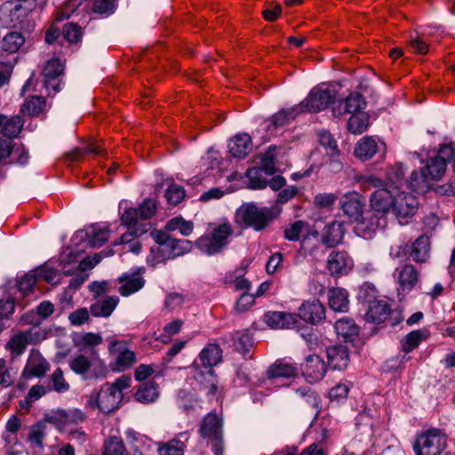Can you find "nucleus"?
Instances as JSON below:
<instances>
[{"mask_svg": "<svg viewBox=\"0 0 455 455\" xmlns=\"http://www.w3.org/2000/svg\"><path fill=\"white\" fill-rule=\"evenodd\" d=\"M64 72V63L60 58L49 60L44 68V84L49 95H55L60 91V77Z\"/></svg>", "mask_w": 455, "mask_h": 455, "instance_id": "obj_10", "label": "nucleus"}, {"mask_svg": "<svg viewBox=\"0 0 455 455\" xmlns=\"http://www.w3.org/2000/svg\"><path fill=\"white\" fill-rule=\"evenodd\" d=\"M49 370L48 362L36 350H32L28 358L22 375L25 378L43 377Z\"/></svg>", "mask_w": 455, "mask_h": 455, "instance_id": "obj_19", "label": "nucleus"}, {"mask_svg": "<svg viewBox=\"0 0 455 455\" xmlns=\"http://www.w3.org/2000/svg\"><path fill=\"white\" fill-rule=\"evenodd\" d=\"M253 345L251 336L248 332H242L235 341V349L245 356Z\"/></svg>", "mask_w": 455, "mask_h": 455, "instance_id": "obj_58", "label": "nucleus"}, {"mask_svg": "<svg viewBox=\"0 0 455 455\" xmlns=\"http://www.w3.org/2000/svg\"><path fill=\"white\" fill-rule=\"evenodd\" d=\"M301 112H303L302 105H297L291 108L282 109L278 111L271 117L270 124L267 126V130L271 133H273L276 128L282 127L289 124L291 121L295 119L297 115H299Z\"/></svg>", "mask_w": 455, "mask_h": 455, "instance_id": "obj_22", "label": "nucleus"}, {"mask_svg": "<svg viewBox=\"0 0 455 455\" xmlns=\"http://www.w3.org/2000/svg\"><path fill=\"white\" fill-rule=\"evenodd\" d=\"M70 369L76 372V374L82 375L84 378L88 377H95L98 378L99 375L93 372H91V369L92 367V363L89 360L87 356L84 355H78L72 358L69 362Z\"/></svg>", "mask_w": 455, "mask_h": 455, "instance_id": "obj_38", "label": "nucleus"}, {"mask_svg": "<svg viewBox=\"0 0 455 455\" xmlns=\"http://www.w3.org/2000/svg\"><path fill=\"white\" fill-rule=\"evenodd\" d=\"M86 236L92 247H101L109 238L108 226L103 224H93L87 228Z\"/></svg>", "mask_w": 455, "mask_h": 455, "instance_id": "obj_29", "label": "nucleus"}, {"mask_svg": "<svg viewBox=\"0 0 455 455\" xmlns=\"http://www.w3.org/2000/svg\"><path fill=\"white\" fill-rule=\"evenodd\" d=\"M276 147H269L264 153L259 156L260 168L267 175L275 172Z\"/></svg>", "mask_w": 455, "mask_h": 455, "instance_id": "obj_49", "label": "nucleus"}, {"mask_svg": "<svg viewBox=\"0 0 455 455\" xmlns=\"http://www.w3.org/2000/svg\"><path fill=\"white\" fill-rule=\"evenodd\" d=\"M222 358V351L216 344H209L200 353L199 359L205 367H213L217 365Z\"/></svg>", "mask_w": 455, "mask_h": 455, "instance_id": "obj_37", "label": "nucleus"}, {"mask_svg": "<svg viewBox=\"0 0 455 455\" xmlns=\"http://www.w3.org/2000/svg\"><path fill=\"white\" fill-rule=\"evenodd\" d=\"M264 322L272 329H291L298 325L295 314L272 311L264 315Z\"/></svg>", "mask_w": 455, "mask_h": 455, "instance_id": "obj_20", "label": "nucleus"}, {"mask_svg": "<svg viewBox=\"0 0 455 455\" xmlns=\"http://www.w3.org/2000/svg\"><path fill=\"white\" fill-rule=\"evenodd\" d=\"M46 107L44 99L41 96H31L24 101L20 108V112L24 116H36L44 112Z\"/></svg>", "mask_w": 455, "mask_h": 455, "instance_id": "obj_39", "label": "nucleus"}, {"mask_svg": "<svg viewBox=\"0 0 455 455\" xmlns=\"http://www.w3.org/2000/svg\"><path fill=\"white\" fill-rule=\"evenodd\" d=\"M25 42L24 36L19 32H10L4 36L1 42V48L8 52H17Z\"/></svg>", "mask_w": 455, "mask_h": 455, "instance_id": "obj_46", "label": "nucleus"}, {"mask_svg": "<svg viewBox=\"0 0 455 455\" xmlns=\"http://www.w3.org/2000/svg\"><path fill=\"white\" fill-rule=\"evenodd\" d=\"M182 325L183 321L180 319H176L169 323L164 326V333L161 334L157 339L160 340L161 342L167 343L172 335H175L180 332Z\"/></svg>", "mask_w": 455, "mask_h": 455, "instance_id": "obj_56", "label": "nucleus"}, {"mask_svg": "<svg viewBox=\"0 0 455 455\" xmlns=\"http://www.w3.org/2000/svg\"><path fill=\"white\" fill-rule=\"evenodd\" d=\"M165 197L170 204L176 205L184 199L185 190L181 186L173 184L167 188Z\"/></svg>", "mask_w": 455, "mask_h": 455, "instance_id": "obj_55", "label": "nucleus"}, {"mask_svg": "<svg viewBox=\"0 0 455 455\" xmlns=\"http://www.w3.org/2000/svg\"><path fill=\"white\" fill-rule=\"evenodd\" d=\"M419 201L412 194H400V225L407 224L417 212Z\"/></svg>", "mask_w": 455, "mask_h": 455, "instance_id": "obj_26", "label": "nucleus"}, {"mask_svg": "<svg viewBox=\"0 0 455 455\" xmlns=\"http://www.w3.org/2000/svg\"><path fill=\"white\" fill-rule=\"evenodd\" d=\"M379 146L377 141L371 137H363L355 145V155L363 161L371 159L377 151Z\"/></svg>", "mask_w": 455, "mask_h": 455, "instance_id": "obj_32", "label": "nucleus"}, {"mask_svg": "<svg viewBox=\"0 0 455 455\" xmlns=\"http://www.w3.org/2000/svg\"><path fill=\"white\" fill-rule=\"evenodd\" d=\"M199 435L206 440L214 455H222L225 450L223 419L216 413L210 412L202 419Z\"/></svg>", "mask_w": 455, "mask_h": 455, "instance_id": "obj_4", "label": "nucleus"}, {"mask_svg": "<svg viewBox=\"0 0 455 455\" xmlns=\"http://www.w3.org/2000/svg\"><path fill=\"white\" fill-rule=\"evenodd\" d=\"M15 372L7 366L6 361L0 359V385L4 387H10L14 382Z\"/></svg>", "mask_w": 455, "mask_h": 455, "instance_id": "obj_57", "label": "nucleus"}, {"mask_svg": "<svg viewBox=\"0 0 455 455\" xmlns=\"http://www.w3.org/2000/svg\"><path fill=\"white\" fill-rule=\"evenodd\" d=\"M422 169L425 170L430 180H438L446 171V164L441 157L435 156L430 158Z\"/></svg>", "mask_w": 455, "mask_h": 455, "instance_id": "obj_47", "label": "nucleus"}, {"mask_svg": "<svg viewBox=\"0 0 455 455\" xmlns=\"http://www.w3.org/2000/svg\"><path fill=\"white\" fill-rule=\"evenodd\" d=\"M24 121L20 116H6L0 115V129L1 132L5 137L4 139L11 140L16 138L22 130Z\"/></svg>", "mask_w": 455, "mask_h": 455, "instance_id": "obj_24", "label": "nucleus"}, {"mask_svg": "<svg viewBox=\"0 0 455 455\" xmlns=\"http://www.w3.org/2000/svg\"><path fill=\"white\" fill-rule=\"evenodd\" d=\"M349 389L350 387L348 384L339 383L330 390V399L337 402L342 401L347 397Z\"/></svg>", "mask_w": 455, "mask_h": 455, "instance_id": "obj_64", "label": "nucleus"}, {"mask_svg": "<svg viewBox=\"0 0 455 455\" xmlns=\"http://www.w3.org/2000/svg\"><path fill=\"white\" fill-rule=\"evenodd\" d=\"M28 344L24 331H19L10 338L5 347L12 355L18 356L24 353Z\"/></svg>", "mask_w": 455, "mask_h": 455, "instance_id": "obj_45", "label": "nucleus"}, {"mask_svg": "<svg viewBox=\"0 0 455 455\" xmlns=\"http://www.w3.org/2000/svg\"><path fill=\"white\" fill-rule=\"evenodd\" d=\"M150 235L156 243L147 257L148 263L152 266L182 256L192 249L190 241L174 238L162 230H153Z\"/></svg>", "mask_w": 455, "mask_h": 455, "instance_id": "obj_1", "label": "nucleus"}, {"mask_svg": "<svg viewBox=\"0 0 455 455\" xmlns=\"http://www.w3.org/2000/svg\"><path fill=\"white\" fill-rule=\"evenodd\" d=\"M395 191L393 192L387 188H377L371 196L370 206L378 214L384 215L395 205Z\"/></svg>", "mask_w": 455, "mask_h": 455, "instance_id": "obj_13", "label": "nucleus"}, {"mask_svg": "<svg viewBox=\"0 0 455 455\" xmlns=\"http://www.w3.org/2000/svg\"><path fill=\"white\" fill-rule=\"evenodd\" d=\"M44 428L45 427L43 423L33 425L28 434V441L32 444L41 447L45 435Z\"/></svg>", "mask_w": 455, "mask_h": 455, "instance_id": "obj_60", "label": "nucleus"}, {"mask_svg": "<svg viewBox=\"0 0 455 455\" xmlns=\"http://www.w3.org/2000/svg\"><path fill=\"white\" fill-rule=\"evenodd\" d=\"M446 446V436L439 429H430L419 435L414 451L416 455H440Z\"/></svg>", "mask_w": 455, "mask_h": 455, "instance_id": "obj_6", "label": "nucleus"}, {"mask_svg": "<svg viewBox=\"0 0 455 455\" xmlns=\"http://www.w3.org/2000/svg\"><path fill=\"white\" fill-rule=\"evenodd\" d=\"M370 125V116L363 110L352 115L347 121V129L354 134L364 132Z\"/></svg>", "mask_w": 455, "mask_h": 455, "instance_id": "obj_42", "label": "nucleus"}, {"mask_svg": "<svg viewBox=\"0 0 455 455\" xmlns=\"http://www.w3.org/2000/svg\"><path fill=\"white\" fill-rule=\"evenodd\" d=\"M343 235L342 224L338 221H333L325 226L322 235V243L327 247H334L340 243Z\"/></svg>", "mask_w": 455, "mask_h": 455, "instance_id": "obj_31", "label": "nucleus"}, {"mask_svg": "<svg viewBox=\"0 0 455 455\" xmlns=\"http://www.w3.org/2000/svg\"><path fill=\"white\" fill-rule=\"evenodd\" d=\"M273 209L259 207L254 203L243 204L235 212V222L255 231L266 228L275 218Z\"/></svg>", "mask_w": 455, "mask_h": 455, "instance_id": "obj_3", "label": "nucleus"}, {"mask_svg": "<svg viewBox=\"0 0 455 455\" xmlns=\"http://www.w3.org/2000/svg\"><path fill=\"white\" fill-rule=\"evenodd\" d=\"M296 395L301 401L309 407L317 408L320 404V398L311 387H301L296 390Z\"/></svg>", "mask_w": 455, "mask_h": 455, "instance_id": "obj_52", "label": "nucleus"}, {"mask_svg": "<svg viewBox=\"0 0 455 455\" xmlns=\"http://www.w3.org/2000/svg\"><path fill=\"white\" fill-rule=\"evenodd\" d=\"M108 351L112 355H116L115 363L112 364L113 371H124L136 363L135 353L127 347L124 340H112L109 343Z\"/></svg>", "mask_w": 455, "mask_h": 455, "instance_id": "obj_8", "label": "nucleus"}, {"mask_svg": "<svg viewBox=\"0 0 455 455\" xmlns=\"http://www.w3.org/2000/svg\"><path fill=\"white\" fill-rule=\"evenodd\" d=\"M233 234L231 225L223 223L215 227L211 234L202 235L196 241V247L207 255L220 253L228 244Z\"/></svg>", "mask_w": 455, "mask_h": 455, "instance_id": "obj_5", "label": "nucleus"}, {"mask_svg": "<svg viewBox=\"0 0 455 455\" xmlns=\"http://www.w3.org/2000/svg\"><path fill=\"white\" fill-rule=\"evenodd\" d=\"M330 307L337 312H347L348 309V293L343 288H331L328 291Z\"/></svg>", "mask_w": 455, "mask_h": 455, "instance_id": "obj_30", "label": "nucleus"}, {"mask_svg": "<svg viewBox=\"0 0 455 455\" xmlns=\"http://www.w3.org/2000/svg\"><path fill=\"white\" fill-rule=\"evenodd\" d=\"M430 241L427 235L419 236L411 244L410 254L413 260L425 262L429 256Z\"/></svg>", "mask_w": 455, "mask_h": 455, "instance_id": "obj_35", "label": "nucleus"}, {"mask_svg": "<svg viewBox=\"0 0 455 455\" xmlns=\"http://www.w3.org/2000/svg\"><path fill=\"white\" fill-rule=\"evenodd\" d=\"M188 439L189 435L187 432L180 433L176 438L159 445L158 455H183Z\"/></svg>", "mask_w": 455, "mask_h": 455, "instance_id": "obj_23", "label": "nucleus"}, {"mask_svg": "<svg viewBox=\"0 0 455 455\" xmlns=\"http://www.w3.org/2000/svg\"><path fill=\"white\" fill-rule=\"evenodd\" d=\"M325 315L323 305L316 299L305 301L299 307V316L303 321L315 324Z\"/></svg>", "mask_w": 455, "mask_h": 455, "instance_id": "obj_17", "label": "nucleus"}, {"mask_svg": "<svg viewBox=\"0 0 455 455\" xmlns=\"http://www.w3.org/2000/svg\"><path fill=\"white\" fill-rule=\"evenodd\" d=\"M419 281V273L414 266L406 265L400 272V286L403 290H411Z\"/></svg>", "mask_w": 455, "mask_h": 455, "instance_id": "obj_50", "label": "nucleus"}, {"mask_svg": "<svg viewBox=\"0 0 455 455\" xmlns=\"http://www.w3.org/2000/svg\"><path fill=\"white\" fill-rule=\"evenodd\" d=\"M45 394V388L42 385H35L33 386L24 401L20 403L21 407L28 409L31 406V403L39 398H41Z\"/></svg>", "mask_w": 455, "mask_h": 455, "instance_id": "obj_59", "label": "nucleus"}, {"mask_svg": "<svg viewBox=\"0 0 455 455\" xmlns=\"http://www.w3.org/2000/svg\"><path fill=\"white\" fill-rule=\"evenodd\" d=\"M251 139L246 133L235 135L228 143L229 153L234 157H244L251 152Z\"/></svg>", "mask_w": 455, "mask_h": 455, "instance_id": "obj_27", "label": "nucleus"}, {"mask_svg": "<svg viewBox=\"0 0 455 455\" xmlns=\"http://www.w3.org/2000/svg\"><path fill=\"white\" fill-rule=\"evenodd\" d=\"M328 362L334 370H344L349 362L348 350L345 346H333L327 349Z\"/></svg>", "mask_w": 455, "mask_h": 455, "instance_id": "obj_25", "label": "nucleus"}, {"mask_svg": "<svg viewBox=\"0 0 455 455\" xmlns=\"http://www.w3.org/2000/svg\"><path fill=\"white\" fill-rule=\"evenodd\" d=\"M63 36L69 43H77L82 37V29L74 23H68L63 28Z\"/></svg>", "mask_w": 455, "mask_h": 455, "instance_id": "obj_61", "label": "nucleus"}, {"mask_svg": "<svg viewBox=\"0 0 455 455\" xmlns=\"http://www.w3.org/2000/svg\"><path fill=\"white\" fill-rule=\"evenodd\" d=\"M131 378L122 376L113 383L104 384L100 391H93L88 400L91 405L96 404L104 413L116 410L124 397L123 391L130 387Z\"/></svg>", "mask_w": 455, "mask_h": 455, "instance_id": "obj_2", "label": "nucleus"}, {"mask_svg": "<svg viewBox=\"0 0 455 455\" xmlns=\"http://www.w3.org/2000/svg\"><path fill=\"white\" fill-rule=\"evenodd\" d=\"M158 386L152 381L140 385L135 393V399L142 403H153L158 398Z\"/></svg>", "mask_w": 455, "mask_h": 455, "instance_id": "obj_36", "label": "nucleus"}, {"mask_svg": "<svg viewBox=\"0 0 455 455\" xmlns=\"http://www.w3.org/2000/svg\"><path fill=\"white\" fill-rule=\"evenodd\" d=\"M334 328L337 335L341 337L345 341L356 337L359 332V328L355 324V321L346 316L339 319L335 323Z\"/></svg>", "mask_w": 455, "mask_h": 455, "instance_id": "obj_33", "label": "nucleus"}, {"mask_svg": "<svg viewBox=\"0 0 455 455\" xmlns=\"http://www.w3.org/2000/svg\"><path fill=\"white\" fill-rule=\"evenodd\" d=\"M51 330L31 328L24 331L28 343H39L47 339Z\"/></svg>", "mask_w": 455, "mask_h": 455, "instance_id": "obj_63", "label": "nucleus"}, {"mask_svg": "<svg viewBox=\"0 0 455 455\" xmlns=\"http://www.w3.org/2000/svg\"><path fill=\"white\" fill-rule=\"evenodd\" d=\"M115 0H94L92 10L100 15H110L115 11Z\"/></svg>", "mask_w": 455, "mask_h": 455, "instance_id": "obj_62", "label": "nucleus"}, {"mask_svg": "<svg viewBox=\"0 0 455 455\" xmlns=\"http://www.w3.org/2000/svg\"><path fill=\"white\" fill-rule=\"evenodd\" d=\"M339 204L344 214L355 222L362 217L364 204L360 200L358 193L349 192L345 194L340 198Z\"/></svg>", "mask_w": 455, "mask_h": 455, "instance_id": "obj_18", "label": "nucleus"}, {"mask_svg": "<svg viewBox=\"0 0 455 455\" xmlns=\"http://www.w3.org/2000/svg\"><path fill=\"white\" fill-rule=\"evenodd\" d=\"M36 0H20L10 12L11 24L12 27L22 26L25 19L36 8Z\"/></svg>", "mask_w": 455, "mask_h": 455, "instance_id": "obj_21", "label": "nucleus"}, {"mask_svg": "<svg viewBox=\"0 0 455 455\" xmlns=\"http://www.w3.org/2000/svg\"><path fill=\"white\" fill-rule=\"evenodd\" d=\"M335 92L324 85L313 88L307 97L299 105L303 106V110L309 112H319L325 109L330 103H333Z\"/></svg>", "mask_w": 455, "mask_h": 455, "instance_id": "obj_7", "label": "nucleus"}, {"mask_svg": "<svg viewBox=\"0 0 455 455\" xmlns=\"http://www.w3.org/2000/svg\"><path fill=\"white\" fill-rule=\"evenodd\" d=\"M297 373V366L285 359L276 361L267 371L268 379L291 378Z\"/></svg>", "mask_w": 455, "mask_h": 455, "instance_id": "obj_28", "label": "nucleus"}, {"mask_svg": "<svg viewBox=\"0 0 455 455\" xmlns=\"http://www.w3.org/2000/svg\"><path fill=\"white\" fill-rule=\"evenodd\" d=\"M326 369L323 358L316 355H309L307 356L304 364L301 366L302 374L308 382H317L321 380L326 372Z\"/></svg>", "mask_w": 455, "mask_h": 455, "instance_id": "obj_16", "label": "nucleus"}, {"mask_svg": "<svg viewBox=\"0 0 455 455\" xmlns=\"http://www.w3.org/2000/svg\"><path fill=\"white\" fill-rule=\"evenodd\" d=\"M103 455H126V450L121 438L113 436L105 443Z\"/></svg>", "mask_w": 455, "mask_h": 455, "instance_id": "obj_53", "label": "nucleus"}, {"mask_svg": "<svg viewBox=\"0 0 455 455\" xmlns=\"http://www.w3.org/2000/svg\"><path fill=\"white\" fill-rule=\"evenodd\" d=\"M430 333L426 329L415 330L408 333L402 345V350L407 354L417 348L419 343L428 339Z\"/></svg>", "mask_w": 455, "mask_h": 455, "instance_id": "obj_41", "label": "nucleus"}, {"mask_svg": "<svg viewBox=\"0 0 455 455\" xmlns=\"http://www.w3.org/2000/svg\"><path fill=\"white\" fill-rule=\"evenodd\" d=\"M244 268H237L225 276V283L230 284L237 291L247 292L251 283L243 277Z\"/></svg>", "mask_w": 455, "mask_h": 455, "instance_id": "obj_44", "label": "nucleus"}, {"mask_svg": "<svg viewBox=\"0 0 455 455\" xmlns=\"http://www.w3.org/2000/svg\"><path fill=\"white\" fill-rule=\"evenodd\" d=\"M118 304V298L107 297L98 300L90 307L91 314L95 317H108Z\"/></svg>", "mask_w": 455, "mask_h": 455, "instance_id": "obj_34", "label": "nucleus"}, {"mask_svg": "<svg viewBox=\"0 0 455 455\" xmlns=\"http://www.w3.org/2000/svg\"><path fill=\"white\" fill-rule=\"evenodd\" d=\"M283 236L291 242L300 241L301 246L307 248V243L311 238L317 239L318 232L313 229L308 222L295 220L284 228Z\"/></svg>", "mask_w": 455, "mask_h": 455, "instance_id": "obj_9", "label": "nucleus"}, {"mask_svg": "<svg viewBox=\"0 0 455 455\" xmlns=\"http://www.w3.org/2000/svg\"><path fill=\"white\" fill-rule=\"evenodd\" d=\"M261 168H250L246 172L248 187L251 189H262L267 187V180L263 177Z\"/></svg>", "mask_w": 455, "mask_h": 455, "instance_id": "obj_51", "label": "nucleus"}, {"mask_svg": "<svg viewBox=\"0 0 455 455\" xmlns=\"http://www.w3.org/2000/svg\"><path fill=\"white\" fill-rule=\"evenodd\" d=\"M119 281L122 283L119 287V292L123 296H129L138 291L145 284V280L139 275L122 276Z\"/></svg>", "mask_w": 455, "mask_h": 455, "instance_id": "obj_43", "label": "nucleus"}, {"mask_svg": "<svg viewBox=\"0 0 455 455\" xmlns=\"http://www.w3.org/2000/svg\"><path fill=\"white\" fill-rule=\"evenodd\" d=\"M391 305L387 299H374L369 301L365 313V320L368 323L379 324L384 323L391 314Z\"/></svg>", "mask_w": 455, "mask_h": 455, "instance_id": "obj_14", "label": "nucleus"}, {"mask_svg": "<svg viewBox=\"0 0 455 455\" xmlns=\"http://www.w3.org/2000/svg\"><path fill=\"white\" fill-rule=\"evenodd\" d=\"M366 105L364 97L360 92H354L345 99L333 102L332 114L334 116H341L346 114L352 116L363 111Z\"/></svg>", "mask_w": 455, "mask_h": 455, "instance_id": "obj_12", "label": "nucleus"}, {"mask_svg": "<svg viewBox=\"0 0 455 455\" xmlns=\"http://www.w3.org/2000/svg\"><path fill=\"white\" fill-rule=\"evenodd\" d=\"M353 259L346 251H333L327 259V268L332 275H344L353 268Z\"/></svg>", "mask_w": 455, "mask_h": 455, "instance_id": "obj_15", "label": "nucleus"}, {"mask_svg": "<svg viewBox=\"0 0 455 455\" xmlns=\"http://www.w3.org/2000/svg\"><path fill=\"white\" fill-rule=\"evenodd\" d=\"M385 226L386 219L384 215H379L373 211L368 212L355 221V232L358 236L371 239L379 228Z\"/></svg>", "mask_w": 455, "mask_h": 455, "instance_id": "obj_11", "label": "nucleus"}, {"mask_svg": "<svg viewBox=\"0 0 455 455\" xmlns=\"http://www.w3.org/2000/svg\"><path fill=\"white\" fill-rule=\"evenodd\" d=\"M165 228L167 231L178 230L182 235L188 236L194 230V224L182 217H175L167 221Z\"/></svg>", "mask_w": 455, "mask_h": 455, "instance_id": "obj_48", "label": "nucleus"}, {"mask_svg": "<svg viewBox=\"0 0 455 455\" xmlns=\"http://www.w3.org/2000/svg\"><path fill=\"white\" fill-rule=\"evenodd\" d=\"M432 180L422 168L419 171H413L409 180V187L414 192H425L431 187Z\"/></svg>", "mask_w": 455, "mask_h": 455, "instance_id": "obj_40", "label": "nucleus"}, {"mask_svg": "<svg viewBox=\"0 0 455 455\" xmlns=\"http://www.w3.org/2000/svg\"><path fill=\"white\" fill-rule=\"evenodd\" d=\"M319 143L325 148L327 153L333 156L338 153L337 141L327 131L322 130L318 132Z\"/></svg>", "mask_w": 455, "mask_h": 455, "instance_id": "obj_54", "label": "nucleus"}]
</instances>
